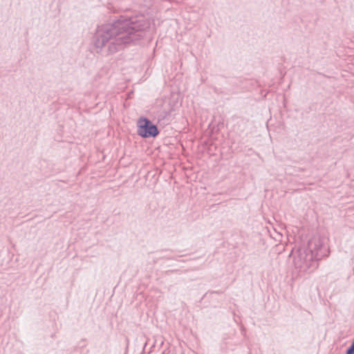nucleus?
<instances>
[{"instance_id":"obj_1","label":"nucleus","mask_w":354,"mask_h":354,"mask_svg":"<svg viewBox=\"0 0 354 354\" xmlns=\"http://www.w3.org/2000/svg\"><path fill=\"white\" fill-rule=\"evenodd\" d=\"M149 27V20L143 15H121L112 23L97 26L94 44L100 49L108 45L107 53L113 54L127 45L142 39Z\"/></svg>"},{"instance_id":"obj_3","label":"nucleus","mask_w":354,"mask_h":354,"mask_svg":"<svg viewBox=\"0 0 354 354\" xmlns=\"http://www.w3.org/2000/svg\"><path fill=\"white\" fill-rule=\"evenodd\" d=\"M137 133L144 138H155L159 134V130L156 125L153 124L147 118H141L138 120Z\"/></svg>"},{"instance_id":"obj_2","label":"nucleus","mask_w":354,"mask_h":354,"mask_svg":"<svg viewBox=\"0 0 354 354\" xmlns=\"http://www.w3.org/2000/svg\"><path fill=\"white\" fill-rule=\"evenodd\" d=\"M327 248L319 238H313L308 241V248L299 250L294 258L295 268L302 272H310L317 268V261L326 256Z\"/></svg>"}]
</instances>
